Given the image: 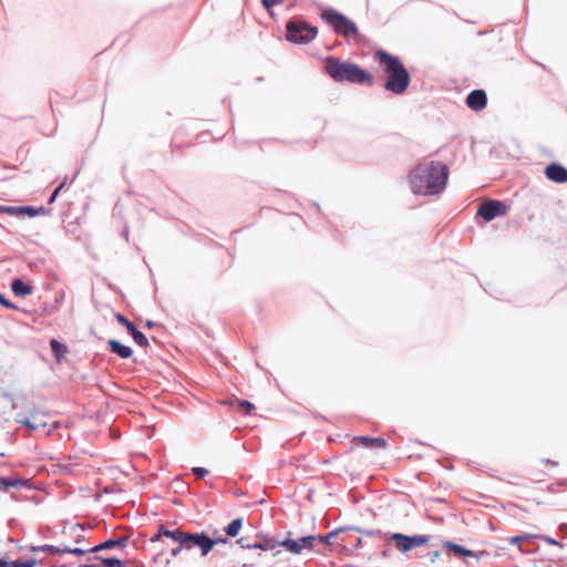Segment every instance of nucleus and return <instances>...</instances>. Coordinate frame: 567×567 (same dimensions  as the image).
<instances>
[{
  "mask_svg": "<svg viewBox=\"0 0 567 567\" xmlns=\"http://www.w3.org/2000/svg\"><path fill=\"white\" fill-rule=\"evenodd\" d=\"M450 169L442 162L416 165L409 174V184L415 195L440 194L446 186Z\"/></svg>",
  "mask_w": 567,
  "mask_h": 567,
  "instance_id": "f257e3e1",
  "label": "nucleus"
},
{
  "mask_svg": "<svg viewBox=\"0 0 567 567\" xmlns=\"http://www.w3.org/2000/svg\"><path fill=\"white\" fill-rule=\"evenodd\" d=\"M374 60L380 64L385 75L384 90L396 95L403 94L410 85L411 75L400 58L384 50H378L374 53Z\"/></svg>",
  "mask_w": 567,
  "mask_h": 567,
  "instance_id": "f03ea898",
  "label": "nucleus"
},
{
  "mask_svg": "<svg viewBox=\"0 0 567 567\" xmlns=\"http://www.w3.org/2000/svg\"><path fill=\"white\" fill-rule=\"evenodd\" d=\"M326 73L336 82L372 85L373 75L358 64L343 61L339 58L328 56L324 60Z\"/></svg>",
  "mask_w": 567,
  "mask_h": 567,
  "instance_id": "7ed1b4c3",
  "label": "nucleus"
},
{
  "mask_svg": "<svg viewBox=\"0 0 567 567\" xmlns=\"http://www.w3.org/2000/svg\"><path fill=\"white\" fill-rule=\"evenodd\" d=\"M321 17L333 28L334 32L342 35L343 38L349 39L358 37V28L355 23L349 20L342 13L333 9H328L322 11Z\"/></svg>",
  "mask_w": 567,
  "mask_h": 567,
  "instance_id": "20e7f679",
  "label": "nucleus"
},
{
  "mask_svg": "<svg viewBox=\"0 0 567 567\" xmlns=\"http://www.w3.org/2000/svg\"><path fill=\"white\" fill-rule=\"evenodd\" d=\"M287 40L293 43L306 44L312 41L317 34L318 29L310 25L303 20H290L286 24Z\"/></svg>",
  "mask_w": 567,
  "mask_h": 567,
  "instance_id": "39448f33",
  "label": "nucleus"
},
{
  "mask_svg": "<svg viewBox=\"0 0 567 567\" xmlns=\"http://www.w3.org/2000/svg\"><path fill=\"white\" fill-rule=\"evenodd\" d=\"M219 542L220 543H226L227 539L226 538H223V539H212L210 537H208L204 533H202V534H188V533H186V537H185V540L182 542V546L185 549H192V548L198 547L200 549V551H202V555L205 556V555H207L213 549L214 545L219 543Z\"/></svg>",
  "mask_w": 567,
  "mask_h": 567,
  "instance_id": "423d86ee",
  "label": "nucleus"
},
{
  "mask_svg": "<svg viewBox=\"0 0 567 567\" xmlns=\"http://www.w3.org/2000/svg\"><path fill=\"white\" fill-rule=\"evenodd\" d=\"M506 210V205L502 202L488 199L480 205L477 215L486 221H491L497 216L505 215Z\"/></svg>",
  "mask_w": 567,
  "mask_h": 567,
  "instance_id": "0eeeda50",
  "label": "nucleus"
},
{
  "mask_svg": "<svg viewBox=\"0 0 567 567\" xmlns=\"http://www.w3.org/2000/svg\"><path fill=\"white\" fill-rule=\"evenodd\" d=\"M316 543H322V538L317 536H306L297 540L285 539L281 545L292 554H299L302 549H311Z\"/></svg>",
  "mask_w": 567,
  "mask_h": 567,
  "instance_id": "6e6552de",
  "label": "nucleus"
},
{
  "mask_svg": "<svg viewBox=\"0 0 567 567\" xmlns=\"http://www.w3.org/2000/svg\"><path fill=\"white\" fill-rule=\"evenodd\" d=\"M13 409V401L0 393V443L9 441V432L4 431V424L9 421L8 414Z\"/></svg>",
  "mask_w": 567,
  "mask_h": 567,
  "instance_id": "1a4fd4ad",
  "label": "nucleus"
},
{
  "mask_svg": "<svg viewBox=\"0 0 567 567\" xmlns=\"http://www.w3.org/2000/svg\"><path fill=\"white\" fill-rule=\"evenodd\" d=\"M47 417L48 415L44 412L35 408L33 411L30 412V415L28 416H23L20 414L18 417V422L22 423L23 425L31 430H38L47 425Z\"/></svg>",
  "mask_w": 567,
  "mask_h": 567,
  "instance_id": "9d476101",
  "label": "nucleus"
},
{
  "mask_svg": "<svg viewBox=\"0 0 567 567\" xmlns=\"http://www.w3.org/2000/svg\"><path fill=\"white\" fill-rule=\"evenodd\" d=\"M115 319L117 320L118 323H121L122 326H124L127 329V331L130 332V334L133 337L134 341L138 346H141V347L148 346L147 338L140 330H137L136 327L124 315L116 313Z\"/></svg>",
  "mask_w": 567,
  "mask_h": 567,
  "instance_id": "9b49d317",
  "label": "nucleus"
},
{
  "mask_svg": "<svg viewBox=\"0 0 567 567\" xmlns=\"http://www.w3.org/2000/svg\"><path fill=\"white\" fill-rule=\"evenodd\" d=\"M487 104V95L483 90H474L466 97V105L473 111H482Z\"/></svg>",
  "mask_w": 567,
  "mask_h": 567,
  "instance_id": "f8f14e48",
  "label": "nucleus"
},
{
  "mask_svg": "<svg viewBox=\"0 0 567 567\" xmlns=\"http://www.w3.org/2000/svg\"><path fill=\"white\" fill-rule=\"evenodd\" d=\"M545 175L549 181L555 183L567 182V168L556 163L549 164L546 167Z\"/></svg>",
  "mask_w": 567,
  "mask_h": 567,
  "instance_id": "ddd939ff",
  "label": "nucleus"
},
{
  "mask_svg": "<svg viewBox=\"0 0 567 567\" xmlns=\"http://www.w3.org/2000/svg\"><path fill=\"white\" fill-rule=\"evenodd\" d=\"M351 442L354 445H362L368 449H385L388 445L382 437L354 436Z\"/></svg>",
  "mask_w": 567,
  "mask_h": 567,
  "instance_id": "4468645a",
  "label": "nucleus"
},
{
  "mask_svg": "<svg viewBox=\"0 0 567 567\" xmlns=\"http://www.w3.org/2000/svg\"><path fill=\"white\" fill-rule=\"evenodd\" d=\"M393 538L396 542V548L401 551H408L413 547L422 544L423 539L419 537H409L402 534H394Z\"/></svg>",
  "mask_w": 567,
  "mask_h": 567,
  "instance_id": "2eb2a0df",
  "label": "nucleus"
},
{
  "mask_svg": "<svg viewBox=\"0 0 567 567\" xmlns=\"http://www.w3.org/2000/svg\"><path fill=\"white\" fill-rule=\"evenodd\" d=\"M161 536H166L182 545V542L185 540L186 533L181 530H169L164 526H161L158 533L152 538V542L158 540Z\"/></svg>",
  "mask_w": 567,
  "mask_h": 567,
  "instance_id": "dca6fc26",
  "label": "nucleus"
},
{
  "mask_svg": "<svg viewBox=\"0 0 567 567\" xmlns=\"http://www.w3.org/2000/svg\"><path fill=\"white\" fill-rule=\"evenodd\" d=\"M107 346L113 353L117 354L118 357H121L123 359L130 358L133 353L131 348L122 344L117 340H113V339L109 340Z\"/></svg>",
  "mask_w": 567,
  "mask_h": 567,
  "instance_id": "f3484780",
  "label": "nucleus"
},
{
  "mask_svg": "<svg viewBox=\"0 0 567 567\" xmlns=\"http://www.w3.org/2000/svg\"><path fill=\"white\" fill-rule=\"evenodd\" d=\"M11 289L16 296L24 297L29 296L33 291V287L23 282L21 279L16 278L11 284Z\"/></svg>",
  "mask_w": 567,
  "mask_h": 567,
  "instance_id": "a211bd4d",
  "label": "nucleus"
},
{
  "mask_svg": "<svg viewBox=\"0 0 567 567\" xmlns=\"http://www.w3.org/2000/svg\"><path fill=\"white\" fill-rule=\"evenodd\" d=\"M27 484V481L18 477H0V488L8 492L12 487H20Z\"/></svg>",
  "mask_w": 567,
  "mask_h": 567,
  "instance_id": "6ab92c4d",
  "label": "nucleus"
},
{
  "mask_svg": "<svg viewBox=\"0 0 567 567\" xmlns=\"http://www.w3.org/2000/svg\"><path fill=\"white\" fill-rule=\"evenodd\" d=\"M50 346L56 361H61V359L68 352L66 346H64L63 343L59 342L55 339L51 340Z\"/></svg>",
  "mask_w": 567,
  "mask_h": 567,
  "instance_id": "aec40b11",
  "label": "nucleus"
},
{
  "mask_svg": "<svg viewBox=\"0 0 567 567\" xmlns=\"http://www.w3.org/2000/svg\"><path fill=\"white\" fill-rule=\"evenodd\" d=\"M125 542H126V538H122V539H117V540L109 539V540L95 546L91 550L99 551L101 549L112 548L114 546H124Z\"/></svg>",
  "mask_w": 567,
  "mask_h": 567,
  "instance_id": "412c9836",
  "label": "nucleus"
},
{
  "mask_svg": "<svg viewBox=\"0 0 567 567\" xmlns=\"http://www.w3.org/2000/svg\"><path fill=\"white\" fill-rule=\"evenodd\" d=\"M237 410L245 415H251L255 411V405L247 400H238Z\"/></svg>",
  "mask_w": 567,
  "mask_h": 567,
  "instance_id": "4be33fe9",
  "label": "nucleus"
},
{
  "mask_svg": "<svg viewBox=\"0 0 567 567\" xmlns=\"http://www.w3.org/2000/svg\"><path fill=\"white\" fill-rule=\"evenodd\" d=\"M241 528V519L237 518L234 519L226 528L225 532L227 535L235 537L238 535L239 530Z\"/></svg>",
  "mask_w": 567,
  "mask_h": 567,
  "instance_id": "5701e85b",
  "label": "nucleus"
},
{
  "mask_svg": "<svg viewBox=\"0 0 567 567\" xmlns=\"http://www.w3.org/2000/svg\"><path fill=\"white\" fill-rule=\"evenodd\" d=\"M20 209H21L20 216L27 215L29 217H35L39 215L40 212H44V208L35 209L30 206H22V207H20Z\"/></svg>",
  "mask_w": 567,
  "mask_h": 567,
  "instance_id": "b1692460",
  "label": "nucleus"
},
{
  "mask_svg": "<svg viewBox=\"0 0 567 567\" xmlns=\"http://www.w3.org/2000/svg\"><path fill=\"white\" fill-rule=\"evenodd\" d=\"M103 565L105 567H123L122 561L120 559H116V558L103 559Z\"/></svg>",
  "mask_w": 567,
  "mask_h": 567,
  "instance_id": "393cba45",
  "label": "nucleus"
},
{
  "mask_svg": "<svg viewBox=\"0 0 567 567\" xmlns=\"http://www.w3.org/2000/svg\"><path fill=\"white\" fill-rule=\"evenodd\" d=\"M285 1L286 0H261L262 6L268 10L271 9L274 6L284 3Z\"/></svg>",
  "mask_w": 567,
  "mask_h": 567,
  "instance_id": "a878e982",
  "label": "nucleus"
},
{
  "mask_svg": "<svg viewBox=\"0 0 567 567\" xmlns=\"http://www.w3.org/2000/svg\"><path fill=\"white\" fill-rule=\"evenodd\" d=\"M3 214L20 216V207L4 206Z\"/></svg>",
  "mask_w": 567,
  "mask_h": 567,
  "instance_id": "bb28decb",
  "label": "nucleus"
},
{
  "mask_svg": "<svg viewBox=\"0 0 567 567\" xmlns=\"http://www.w3.org/2000/svg\"><path fill=\"white\" fill-rule=\"evenodd\" d=\"M193 472L198 478H203L208 474V471L204 467H194Z\"/></svg>",
  "mask_w": 567,
  "mask_h": 567,
  "instance_id": "cd10ccee",
  "label": "nucleus"
},
{
  "mask_svg": "<svg viewBox=\"0 0 567 567\" xmlns=\"http://www.w3.org/2000/svg\"><path fill=\"white\" fill-rule=\"evenodd\" d=\"M63 187H64V183L60 184V185L55 188V190L52 193V195H51V197H50V200H49V203H50V204H52V203L56 199V197H58V195H59L60 190H61Z\"/></svg>",
  "mask_w": 567,
  "mask_h": 567,
  "instance_id": "c85d7f7f",
  "label": "nucleus"
},
{
  "mask_svg": "<svg viewBox=\"0 0 567 567\" xmlns=\"http://www.w3.org/2000/svg\"><path fill=\"white\" fill-rule=\"evenodd\" d=\"M525 539H527V536H525V535L515 536L511 539V544L518 545V544H520L522 540H525Z\"/></svg>",
  "mask_w": 567,
  "mask_h": 567,
  "instance_id": "c756f323",
  "label": "nucleus"
},
{
  "mask_svg": "<svg viewBox=\"0 0 567 567\" xmlns=\"http://www.w3.org/2000/svg\"><path fill=\"white\" fill-rule=\"evenodd\" d=\"M2 306H4L8 309H17L18 307L10 302L8 299L4 298L2 302H0Z\"/></svg>",
  "mask_w": 567,
  "mask_h": 567,
  "instance_id": "7c9ffc66",
  "label": "nucleus"
},
{
  "mask_svg": "<svg viewBox=\"0 0 567 567\" xmlns=\"http://www.w3.org/2000/svg\"><path fill=\"white\" fill-rule=\"evenodd\" d=\"M70 553L76 555V556H82L85 554V550L84 549H81V548H74V549H70L69 550Z\"/></svg>",
  "mask_w": 567,
  "mask_h": 567,
  "instance_id": "2f4dec72",
  "label": "nucleus"
},
{
  "mask_svg": "<svg viewBox=\"0 0 567 567\" xmlns=\"http://www.w3.org/2000/svg\"><path fill=\"white\" fill-rule=\"evenodd\" d=\"M183 548L184 547H181V545H179L177 548L172 549V555L173 556H177Z\"/></svg>",
  "mask_w": 567,
  "mask_h": 567,
  "instance_id": "473e14b6",
  "label": "nucleus"
},
{
  "mask_svg": "<svg viewBox=\"0 0 567 567\" xmlns=\"http://www.w3.org/2000/svg\"><path fill=\"white\" fill-rule=\"evenodd\" d=\"M454 548H455V550H456L457 553H467L465 549H463V548H462V547H460V546H454Z\"/></svg>",
  "mask_w": 567,
  "mask_h": 567,
  "instance_id": "72a5a7b5",
  "label": "nucleus"
},
{
  "mask_svg": "<svg viewBox=\"0 0 567 567\" xmlns=\"http://www.w3.org/2000/svg\"><path fill=\"white\" fill-rule=\"evenodd\" d=\"M8 566H9V564L6 560L0 559V567H8Z\"/></svg>",
  "mask_w": 567,
  "mask_h": 567,
  "instance_id": "f704fd0d",
  "label": "nucleus"
},
{
  "mask_svg": "<svg viewBox=\"0 0 567 567\" xmlns=\"http://www.w3.org/2000/svg\"><path fill=\"white\" fill-rule=\"evenodd\" d=\"M4 206H0V214H3Z\"/></svg>",
  "mask_w": 567,
  "mask_h": 567,
  "instance_id": "c9c22d12",
  "label": "nucleus"
},
{
  "mask_svg": "<svg viewBox=\"0 0 567 567\" xmlns=\"http://www.w3.org/2000/svg\"><path fill=\"white\" fill-rule=\"evenodd\" d=\"M4 300V297L0 293V302Z\"/></svg>",
  "mask_w": 567,
  "mask_h": 567,
  "instance_id": "e433bc0d",
  "label": "nucleus"
}]
</instances>
